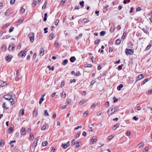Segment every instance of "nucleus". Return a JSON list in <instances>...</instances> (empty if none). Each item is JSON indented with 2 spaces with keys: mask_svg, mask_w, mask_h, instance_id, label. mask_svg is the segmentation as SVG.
<instances>
[{
  "mask_svg": "<svg viewBox=\"0 0 152 152\" xmlns=\"http://www.w3.org/2000/svg\"><path fill=\"white\" fill-rule=\"evenodd\" d=\"M118 108L117 106H113L112 107H111L109 108L107 111V113L109 116H110L112 115L114 113L117 111Z\"/></svg>",
  "mask_w": 152,
  "mask_h": 152,
  "instance_id": "1",
  "label": "nucleus"
},
{
  "mask_svg": "<svg viewBox=\"0 0 152 152\" xmlns=\"http://www.w3.org/2000/svg\"><path fill=\"white\" fill-rule=\"evenodd\" d=\"M26 52L27 51L25 50L20 51L18 54V56L22 58L24 57L26 55Z\"/></svg>",
  "mask_w": 152,
  "mask_h": 152,
  "instance_id": "2",
  "label": "nucleus"
},
{
  "mask_svg": "<svg viewBox=\"0 0 152 152\" xmlns=\"http://www.w3.org/2000/svg\"><path fill=\"white\" fill-rule=\"evenodd\" d=\"M125 53L127 55H132L133 54L134 50L132 49L126 48L125 50Z\"/></svg>",
  "mask_w": 152,
  "mask_h": 152,
  "instance_id": "3",
  "label": "nucleus"
},
{
  "mask_svg": "<svg viewBox=\"0 0 152 152\" xmlns=\"http://www.w3.org/2000/svg\"><path fill=\"white\" fill-rule=\"evenodd\" d=\"M28 36L30 39L31 42H33L34 38V33L33 32H31L29 34Z\"/></svg>",
  "mask_w": 152,
  "mask_h": 152,
  "instance_id": "4",
  "label": "nucleus"
},
{
  "mask_svg": "<svg viewBox=\"0 0 152 152\" xmlns=\"http://www.w3.org/2000/svg\"><path fill=\"white\" fill-rule=\"evenodd\" d=\"M3 98L5 99L8 100L9 101L12 98V96L9 94H6L4 96Z\"/></svg>",
  "mask_w": 152,
  "mask_h": 152,
  "instance_id": "5",
  "label": "nucleus"
},
{
  "mask_svg": "<svg viewBox=\"0 0 152 152\" xmlns=\"http://www.w3.org/2000/svg\"><path fill=\"white\" fill-rule=\"evenodd\" d=\"M39 137H37L36 138H35L34 141L33 145L35 148L37 146V141L39 139Z\"/></svg>",
  "mask_w": 152,
  "mask_h": 152,
  "instance_id": "6",
  "label": "nucleus"
},
{
  "mask_svg": "<svg viewBox=\"0 0 152 152\" xmlns=\"http://www.w3.org/2000/svg\"><path fill=\"white\" fill-rule=\"evenodd\" d=\"M143 77H144L143 75L142 74H140L137 77V79H136V82L137 81H138L140 80L143 78Z\"/></svg>",
  "mask_w": 152,
  "mask_h": 152,
  "instance_id": "7",
  "label": "nucleus"
},
{
  "mask_svg": "<svg viewBox=\"0 0 152 152\" xmlns=\"http://www.w3.org/2000/svg\"><path fill=\"white\" fill-rule=\"evenodd\" d=\"M26 129L24 127H22L21 131V134L23 135H25L26 134Z\"/></svg>",
  "mask_w": 152,
  "mask_h": 152,
  "instance_id": "8",
  "label": "nucleus"
},
{
  "mask_svg": "<svg viewBox=\"0 0 152 152\" xmlns=\"http://www.w3.org/2000/svg\"><path fill=\"white\" fill-rule=\"evenodd\" d=\"M24 110L23 109H21L19 112V115L20 116H22L24 113Z\"/></svg>",
  "mask_w": 152,
  "mask_h": 152,
  "instance_id": "9",
  "label": "nucleus"
},
{
  "mask_svg": "<svg viewBox=\"0 0 152 152\" xmlns=\"http://www.w3.org/2000/svg\"><path fill=\"white\" fill-rule=\"evenodd\" d=\"M37 110L36 109H35L33 112V117H36L37 115Z\"/></svg>",
  "mask_w": 152,
  "mask_h": 152,
  "instance_id": "10",
  "label": "nucleus"
},
{
  "mask_svg": "<svg viewBox=\"0 0 152 152\" xmlns=\"http://www.w3.org/2000/svg\"><path fill=\"white\" fill-rule=\"evenodd\" d=\"M70 145V144L68 145H67L66 143L63 144L62 143L61 145V146L64 149L66 148L67 147H69Z\"/></svg>",
  "mask_w": 152,
  "mask_h": 152,
  "instance_id": "11",
  "label": "nucleus"
},
{
  "mask_svg": "<svg viewBox=\"0 0 152 152\" xmlns=\"http://www.w3.org/2000/svg\"><path fill=\"white\" fill-rule=\"evenodd\" d=\"M87 101V100L85 99L82 100L79 102V104L80 105H82L84 103L86 102Z\"/></svg>",
  "mask_w": 152,
  "mask_h": 152,
  "instance_id": "12",
  "label": "nucleus"
},
{
  "mask_svg": "<svg viewBox=\"0 0 152 152\" xmlns=\"http://www.w3.org/2000/svg\"><path fill=\"white\" fill-rule=\"evenodd\" d=\"M21 78V77L19 75H16L15 77V80L16 81H18L19 79Z\"/></svg>",
  "mask_w": 152,
  "mask_h": 152,
  "instance_id": "13",
  "label": "nucleus"
},
{
  "mask_svg": "<svg viewBox=\"0 0 152 152\" xmlns=\"http://www.w3.org/2000/svg\"><path fill=\"white\" fill-rule=\"evenodd\" d=\"M76 60V58L74 56H72L70 58V61L72 62H74Z\"/></svg>",
  "mask_w": 152,
  "mask_h": 152,
  "instance_id": "14",
  "label": "nucleus"
},
{
  "mask_svg": "<svg viewBox=\"0 0 152 152\" xmlns=\"http://www.w3.org/2000/svg\"><path fill=\"white\" fill-rule=\"evenodd\" d=\"M0 85L1 86H4L6 85V83L5 82L1 81H0Z\"/></svg>",
  "mask_w": 152,
  "mask_h": 152,
  "instance_id": "15",
  "label": "nucleus"
},
{
  "mask_svg": "<svg viewBox=\"0 0 152 152\" xmlns=\"http://www.w3.org/2000/svg\"><path fill=\"white\" fill-rule=\"evenodd\" d=\"M11 47L12 48V50H13L14 49L15 47V45L13 43H11L9 46L8 48V49L9 50L10 48Z\"/></svg>",
  "mask_w": 152,
  "mask_h": 152,
  "instance_id": "16",
  "label": "nucleus"
},
{
  "mask_svg": "<svg viewBox=\"0 0 152 152\" xmlns=\"http://www.w3.org/2000/svg\"><path fill=\"white\" fill-rule=\"evenodd\" d=\"M83 36V34L80 33L79 35L75 37V39L76 40H77L79 39H80Z\"/></svg>",
  "mask_w": 152,
  "mask_h": 152,
  "instance_id": "17",
  "label": "nucleus"
},
{
  "mask_svg": "<svg viewBox=\"0 0 152 152\" xmlns=\"http://www.w3.org/2000/svg\"><path fill=\"white\" fill-rule=\"evenodd\" d=\"M44 50L43 49H42L39 52V55L41 56H42L44 54Z\"/></svg>",
  "mask_w": 152,
  "mask_h": 152,
  "instance_id": "18",
  "label": "nucleus"
},
{
  "mask_svg": "<svg viewBox=\"0 0 152 152\" xmlns=\"http://www.w3.org/2000/svg\"><path fill=\"white\" fill-rule=\"evenodd\" d=\"M123 87V85L122 84H120L119 86H118L117 87V89L118 91H120L121 88H122Z\"/></svg>",
  "mask_w": 152,
  "mask_h": 152,
  "instance_id": "19",
  "label": "nucleus"
},
{
  "mask_svg": "<svg viewBox=\"0 0 152 152\" xmlns=\"http://www.w3.org/2000/svg\"><path fill=\"white\" fill-rule=\"evenodd\" d=\"M141 29L146 34H147L149 35V32H148V30H147V28H142Z\"/></svg>",
  "mask_w": 152,
  "mask_h": 152,
  "instance_id": "20",
  "label": "nucleus"
},
{
  "mask_svg": "<svg viewBox=\"0 0 152 152\" xmlns=\"http://www.w3.org/2000/svg\"><path fill=\"white\" fill-rule=\"evenodd\" d=\"M151 45L150 44H149V45L145 49V51H146L149 50L151 48Z\"/></svg>",
  "mask_w": 152,
  "mask_h": 152,
  "instance_id": "21",
  "label": "nucleus"
},
{
  "mask_svg": "<svg viewBox=\"0 0 152 152\" xmlns=\"http://www.w3.org/2000/svg\"><path fill=\"white\" fill-rule=\"evenodd\" d=\"M10 102V104L11 105H13L14 103V101L13 99L11 98L10 100H9Z\"/></svg>",
  "mask_w": 152,
  "mask_h": 152,
  "instance_id": "22",
  "label": "nucleus"
},
{
  "mask_svg": "<svg viewBox=\"0 0 152 152\" xmlns=\"http://www.w3.org/2000/svg\"><path fill=\"white\" fill-rule=\"evenodd\" d=\"M4 15L6 16H8L10 15L9 10H7L6 12L4 13Z\"/></svg>",
  "mask_w": 152,
  "mask_h": 152,
  "instance_id": "23",
  "label": "nucleus"
},
{
  "mask_svg": "<svg viewBox=\"0 0 152 152\" xmlns=\"http://www.w3.org/2000/svg\"><path fill=\"white\" fill-rule=\"evenodd\" d=\"M68 62V61L67 59H65L64 61H63L62 63V64L63 65L65 66L67 63Z\"/></svg>",
  "mask_w": 152,
  "mask_h": 152,
  "instance_id": "24",
  "label": "nucleus"
},
{
  "mask_svg": "<svg viewBox=\"0 0 152 152\" xmlns=\"http://www.w3.org/2000/svg\"><path fill=\"white\" fill-rule=\"evenodd\" d=\"M81 75V74L79 71H77L76 74H75V77H78Z\"/></svg>",
  "mask_w": 152,
  "mask_h": 152,
  "instance_id": "25",
  "label": "nucleus"
},
{
  "mask_svg": "<svg viewBox=\"0 0 152 152\" xmlns=\"http://www.w3.org/2000/svg\"><path fill=\"white\" fill-rule=\"evenodd\" d=\"M97 140V139L95 137H93L91 139V141L92 142V143H94Z\"/></svg>",
  "mask_w": 152,
  "mask_h": 152,
  "instance_id": "26",
  "label": "nucleus"
},
{
  "mask_svg": "<svg viewBox=\"0 0 152 152\" xmlns=\"http://www.w3.org/2000/svg\"><path fill=\"white\" fill-rule=\"evenodd\" d=\"M42 144L43 146H46L48 144V142L47 141L43 142Z\"/></svg>",
  "mask_w": 152,
  "mask_h": 152,
  "instance_id": "27",
  "label": "nucleus"
},
{
  "mask_svg": "<svg viewBox=\"0 0 152 152\" xmlns=\"http://www.w3.org/2000/svg\"><path fill=\"white\" fill-rule=\"evenodd\" d=\"M12 58V57H11L10 56L8 55L6 57V58H5V59L7 61H8L10 60V61L11 58Z\"/></svg>",
  "mask_w": 152,
  "mask_h": 152,
  "instance_id": "28",
  "label": "nucleus"
},
{
  "mask_svg": "<svg viewBox=\"0 0 152 152\" xmlns=\"http://www.w3.org/2000/svg\"><path fill=\"white\" fill-rule=\"evenodd\" d=\"M119 125L118 124H115L113 127V129L114 130H115V129L118 127Z\"/></svg>",
  "mask_w": 152,
  "mask_h": 152,
  "instance_id": "29",
  "label": "nucleus"
},
{
  "mask_svg": "<svg viewBox=\"0 0 152 152\" xmlns=\"http://www.w3.org/2000/svg\"><path fill=\"white\" fill-rule=\"evenodd\" d=\"M6 46L4 45H3L2 46L1 48V50L3 51H5L6 50Z\"/></svg>",
  "mask_w": 152,
  "mask_h": 152,
  "instance_id": "30",
  "label": "nucleus"
},
{
  "mask_svg": "<svg viewBox=\"0 0 152 152\" xmlns=\"http://www.w3.org/2000/svg\"><path fill=\"white\" fill-rule=\"evenodd\" d=\"M47 4V1H46L44 3V5L42 7V9L43 10L45 9L46 8Z\"/></svg>",
  "mask_w": 152,
  "mask_h": 152,
  "instance_id": "31",
  "label": "nucleus"
},
{
  "mask_svg": "<svg viewBox=\"0 0 152 152\" xmlns=\"http://www.w3.org/2000/svg\"><path fill=\"white\" fill-rule=\"evenodd\" d=\"M144 145V143L143 142L140 143L138 145L139 148H142Z\"/></svg>",
  "mask_w": 152,
  "mask_h": 152,
  "instance_id": "32",
  "label": "nucleus"
},
{
  "mask_svg": "<svg viewBox=\"0 0 152 152\" xmlns=\"http://www.w3.org/2000/svg\"><path fill=\"white\" fill-rule=\"evenodd\" d=\"M54 35V34H53V33H51L49 36L50 39L52 40L53 38Z\"/></svg>",
  "mask_w": 152,
  "mask_h": 152,
  "instance_id": "33",
  "label": "nucleus"
},
{
  "mask_svg": "<svg viewBox=\"0 0 152 152\" xmlns=\"http://www.w3.org/2000/svg\"><path fill=\"white\" fill-rule=\"evenodd\" d=\"M106 34V32L104 31H102L100 32V35L101 36H103Z\"/></svg>",
  "mask_w": 152,
  "mask_h": 152,
  "instance_id": "34",
  "label": "nucleus"
},
{
  "mask_svg": "<svg viewBox=\"0 0 152 152\" xmlns=\"http://www.w3.org/2000/svg\"><path fill=\"white\" fill-rule=\"evenodd\" d=\"M121 40L119 39H118L116 41V44L117 45H119L120 43Z\"/></svg>",
  "mask_w": 152,
  "mask_h": 152,
  "instance_id": "35",
  "label": "nucleus"
},
{
  "mask_svg": "<svg viewBox=\"0 0 152 152\" xmlns=\"http://www.w3.org/2000/svg\"><path fill=\"white\" fill-rule=\"evenodd\" d=\"M25 9L23 8V7H22L20 9V12L21 13L23 14L25 12Z\"/></svg>",
  "mask_w": 152,
  "mask_h": 152,
  "instance_id": "36",
  "label": "nucleus"
},
{
  "mask_svg": "<svg viewBox=\"0 0 152 152\" xmlns=\"http://www.w3.org/2000/svg\"><path fill=\"white\" fill-rule=\"evenodd\" d=\"M85 67H89V68H91V67L92 66L91 64H85Z\"/></svg>",
  "mask_w": 152,
  "mask_h": 152,
  "instance_id": "37",
  "label": "nucleus"
},
{
  "mask_svg": "<svg viewBox=\"0 0 152 152\" xmlns=\"http://www.w3.org/2000/svg\"><path fill=\"white\" fill-rule=\"evenodd\" d=\"M47 67L49 69V70H52L53 71L54 70V67L53 66H52L51 68L50 66H48Z\"/></svg>",
  "mask_w": 152,
  "mask_h": 152,
  "instance_id": "38",
  "label": "nucleus"
},
{
  "mask_svg": "<svg viewBox=\"0 0 152 152\" xmlns=\"http://www.w3.org/2000/svg\"><path fill=\"white\" fill-rule=\"evenodd\" d=\"M84 2L83 1H80L79 3V4H80V5L82 7L84 6Z\"/></svg>",
  "mask_w": 152,
  "mask_h": 152,
  "instance_id": "39",
  "label": "nucleus"
},
{
  "mask_svg": "<svg viewBox=\"0 0 152 152\" xmlns=\"http://www.w3.org/2000/svg\"><path fill=\"white\" fill-rule=\"evenodd\" d=\"M113 100H114V102H113L114 103H115L116 102H117L118 100V99L117 98H116L115 97V96H114L113 98Z\"/></svg>",
  "mask_w": 152,
  "mask_h": 152,
  "instance_id": "40",
  "label": "nucleus"
},
{
  "mask_svg": "<svg viewBox=\"0 0 152 152\" xmlns=\"http://www.w3.org/2000/svg\"><path fill=\"white\" fill-rule=\"evenodd\" d=\"M2 107L5 109H8V108L5 106V102L4 103L2 104Z\"/></svg>",
  "mask_w": 152,
  "mask_h": 152,
  "instance_id": "41",
  "label": "nucleus"
},
{
  "mask_svg": "<svg viewBox=\"0 0 152 152\" xmlns=\"http://www.w3.org/2000/svg\"><path fill=\"white\" fill-rule=\"evenodd\" d=\"M123 65H124L123 64H122L121 65L118 66V69L119 70H121L122 69V66H123Z\"/></svg>",
  "mask_w": 152,
  "mask_h": 152,
  "instance_id": "42",
  "label": "nucleus"
},
{
  "mask_svg": "<svg viewBox=\"0 0 152 152\" xmlns=\"http://www.w3.org/2000/svg\"><path fill=\"white\" fill-rule=\"evenodd\" d=\"M113 136L111 135L110 136H109L107 137V139L109 140H111L112 138H113Z\"/></svg>",
  "mask_w": 152,
  "mask_h": 152,
  "instance_id": "43",
  "label": "nucleus"
},
{
  "mask_svg": "<svg viewBox=\"0 0 152 152\" xmlns=\"http://www.w3.org/2000/svg\"><path fill=\"white\" fill-rule=\"evenodd\" d=\"M36 56H37V53H35L33 55V57L32 58V59L33 60H34L36 57Z\"/></svg>",
  "mask_w": 152,
  "mask_h": 152,
  "instance_id": "44",
  "label": "nucleus"
},
{
  "mask_svg": "<svg viewBox=\"0 0 152 152\" xmlns=\"http://www.w3.org/2000/svg\"><path fill=\"white\" fill-rule=\"evenodd\" d=\"M14 29V27H11L9 29V33H10L13 31V29Z\"/></svg>",
  "mask_w": 152,
  "mask_h": 152,
  "instance_id": "45",
  "label": "nucleus"
},
{
  "mask_svg": "<svg viewBox=\"0 0 152 152\" xmlns=\"http://www.w3.org/2000/svg\"><path fill=\"white\" fill-rule=\"evenodd\" d=\"M66 1V0H62L60 4L61 5H63Z\"/></svg>",
  "mask_w": 152,
  "mask_h": 152,
  "instance_id": "46",
  "label": "nucleus"
},
{
  "mask_svg": "<svg viewBox=\"0 0 152 152\" xmlns=\"http://www.w3.org/2000/svg\"><path fill=\"white\" fill-rule=\"evenodd\" d=\"M46 129V126L45 125H43L41 128V129L42 130H45Z\"/></svg>",
  "mask_w": 152,
  "mask_h": 152,
  "instance_id": "47",
  "label": "nucleus"
},
{
  "mask_svg": "<svg viewBox=\"0 0 152 152\" xmlns=\"http://www.w3.org/2000/svg\"><path fill=\"white\" fill-rule=\"evenodd\" d=\"M9 24L8 23H7L6 24H5L4 25L3 27H2V28H7L9 25Z\"/></svg>",
  "mask_w": 152,
  "mask_h": 152,
  "instance_id": "48",
  "label": "nucleus"
},
{
  "mask_svg": "<svg viewBox=\"0 0 152 152\" xmlns=\"http://www.w3.org/2000/svg\"><path fill=\"white\" fill-rule=\"evenodd\" d=\"M23 20V19H22V18H20L18 21V23H22Z\"/></svg>",
  "mask_w": 152,
  "mask_h": 152,
  "instance_id": "49",
  "label": "nucleus"
},
{
  "mask_svg": "<svg viewBox=\"0 0 152 152\" xmlns=\"http://www.w3.org/2000/svg\"><path fill=\"white\" fill-rule=\"evenodd\" d=\"M49 115L47 111L46 110H44V115H46L47 116H48Z\"/></svg>",
  "mask_w": 152,
  "mask_h": 152,
  "instance_id": "50",
  "label": "nucleus"
},
{
  "mask_svg": "<svg viewBox=\"0 0 152 152\" xmlns=\"http://www.w3.org/2000/svg\"><path fill=\"white\" fill-rule=\"evenodd\" d=\"M87 19L86 18H84L82 20V21L83 23H86L87 22Z\"/></svg>",
  "mask_w": 152,
  "mask_h": 152,
  "instance_id": "51",
  "label": "nucleus"
},
{
  "mask_svg": "<svg viewBox=\"0 0 152 152\" xmlns=\"http://www.w3.org/2000/svg\"><path fill=\"white\" fill-rule=\"evenodd\" d=\"M100 41V40L99 39H97L95 40L94 43L95 44H98Z\"/></svg>",
  "mask_w": 152,
  "mask_h": 152,
  "instance_id": "52",
  "label": "nucleus"
},
{
  "mask_svg": "<svg viewBox=\"0 0 152 152\" xmlns=\"http://www.w3.org/2000/svg\"><path fill=\"white\" fill-rule=\"evenodd\" d=\"M148 81V78L145 79L143 81V85L146 82Z\"/></svg>",
  "mask_w": 152,
  "mask_h": 152,
  "instance_id": "53",
  "label": "nucleus"
},
{
  "mask_svg": "<svg viewBox=\"0 0 152 152\" xmlns=\"http://www.w3.org/2000/svg\"><path fill=\"white\" fill-rule=\"evenodd\" d=\"M4 141L3 140H1L0 142V145H2V144H3V145H4Z\"/></svg>",
  "mask_w": 152,
  "mask_h": 152,
  "instance_id": "54",
  "label": "nucleus"
},
{
  "mask_svg": "<svg viewBox=\"0 0 152 152\" xmlns=\"http://www.w3.org/2000/svg\"><path fill=\"white\" fill-rule=\"evenodd\" d=\"M48 28L47 27H46V28H44V30L45 31L44 33H48Z\"/></svg>",
  "mask_w": 152,
  "mask_h": 152,
  "instance_id": "55",
  "label": "nucleus"
},
{
  "mask_svg": "<svg viewBox=\"0 0 152 152\" xmlns=\"http://www.w3.org/2000/svg\"><path fill=\"white\" fill-rule=\"evenodd\" d=\"M126 34H125V33H124L123 34V36L121 38L123 39V40L124 39H125V37L126 36Z\"/></svg>",
  "mask_w": 152,
  "mask_h": 152,
  "instance_id": "56",
  "label": "nucleus"
},
{
  "mask_svg": "<svg viewBox=\"0 0 152 152\" xmlns=\"http://www.w3.org/2000/svg\"><path fill=\"white\" fill-rule=\"evenodd\" d=\"M141 10V9L139 7H137L136 9V12L139 11Z\"/></svg>",
  "mask_w": 152,
  "mask_h": 152,
  "instance_id": "57",
  "label": "nucleus"
},
{
  "mask_svg": "<svg viewBox=\"0 0 152 152\" xmlns=\"http://www.w3.org/2000/svg\"><path fill=\"white\" fill-rule=\"evenodd\" d=\"M76 147L77 148H78L79 147V146L80 145V142H77L76 143Z\"/></svg>",
  "mask_w": 152,
  "mask_h": 152,
  "instance_id": "58",
  "label": "nucleus"
},
{
  "mask_svg": "<svg viewBox=\"0 0 152 152\" xmlns=\"http://www.w3.org/2000/svg\"><path fill=\"white\" fill-rule=\"evenodd\" d=\"M76 81L75 79H74L73 80H70V82L71 83H72L73 82L75 83Z\"/></svg>",
  "mask_w": 152,
  "mask_h": 152,
  "instance_id": "59",
  "label": "nucleus"
},
{
  "mask_svg": "<svg viewBox=\"0 0 152 152\" xmlns=\"http://www.w3.org/2000/svg\"><path fill=\"white\" fill-rule=\"evenodd\" d=\"M15 0H10V4H13L15 1Z\"/></svg>",
  "mask_w": 152,
  "mask_h": 152,
  "instance_id": "60",
  "label": "nucleus"
},
{
  "mask_svg": "<svg viewBox=\"0 0 152 152\" xmlns=\"http://www.w3.org/2000/svg\"><path fill=\"white\" fill-rule=\"evenodd\" d=\"M61 96L63 98H65V97H66V94H63V93L62 92V94Z\"/></svg>",
  "mask_w": 152,
  "mask_h": 152,
  "instance_id": "61",
  "label": "nucleus"
},
{
  "mask_svg": "<svg viewBox=\"0 0 152 152\" xmlns=\"http://www.w3.org/2000/svg\"><path fill=\"white\" fill-rule=\"evenodd\" d=\"M59 44L58 43L55 42L54 44V46L56 47H58V46Z\"/></svg>",
  "mask_w": 152,
  "mask_h": 152,
  "instance_id": "62",
  "label": "nucleus"
},
{
  "mask_svg": "<svg viewBox=\"0 0 152 152\" xmlns=\"http://www.w3.org/2000/svg\"><path fill=\"white\" fill-rule=\"evenodd\" d=\"M109 52H113V49L111 48L110 47L109 49Z\"/></svg>",
  "mask_w": 152,
  "mask_h": 152,
  "instance_id": "63",
  "label": "nucleus"
},
{
  "mask_svg": "<svg viewBox=\"0 0 152 152\" xmlns=\"http://www.w3.org/2000/svg\"><path fill=\"white\" fill-rule=\"evenodd\" d=\"M148 148L147 147H146L144 149V152H147L148 151Z\"/></svg>",
  "mask_w": 152,
  "mask_h": 152,
  "instance_id": "64",
  "label": "nucleus"
}]
</instances>
